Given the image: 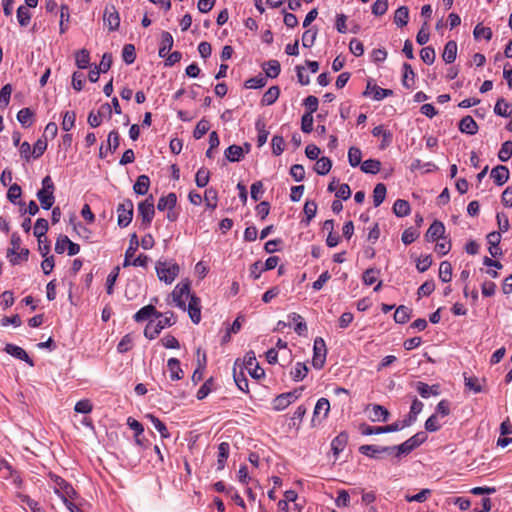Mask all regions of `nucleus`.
Segmentation results:
<instances>
[{"mask_svg": "<svg viewBox=\"0 0 512 512\" xmlns=\"http://www.w3.org/2000/svg\"><path fill=\"white\" fill-rule=\"evenodd\" d=\"M490 176L497 186H502L509 179V169L504 165H497L491 170Z\"/></svg>", "mask_w": 512, "mask_h": 512, "instance_id": "18", "label": "nucleus"}, {"mask_svg": "<svg viewBox=\"0 0 512 512\" xmlns=\"http://www.w3.org/2000/svg\"><path fill=\"white\" fill-rule=\"evenodd\" d=\"M17 20L19 24L23 27H26L30 23L31 13L27 7L20 6L17 9Z\"/></svg>", "mask_w": 512, "mask_h": 512, "instance_id": "64", "label": "nucleus"}, {"mask_svg": "<svg viewBox=\"0 0 512 512\" xmlns=\"http://www.w3.org/2000/svg\"><path fill=\"white\" fill-rule=\"evenodd\" d=\"M263 69L269 78H276L281 71L280 63L277 60H269L265 63Z\"/></svg>", "mask_w": 512, "mask_h": 512, "instance_id": "47", "label": "nucleus"}, {"mask_svg": "<svg viewBox=\"0 0 512 512\" xmlns=\"http://www.w3.org/2000/svg\"><path fill=\"white\" fill-rule=\"evenodd\" d=\"M209 129H210L209 121L206 120L205 118H203L197 123V125L193 131V137L198 140V139L202 138L209 131Z\"/></svg>", "mask_w": 512, "mask_h": 512, "instance_id": "57", "label": "nucleus"}, {"mask_svg": "<svg viewBox=\"0 0 512 512\" xmlns=\"http://www.w3.org/2000/svg\"><path fill=\"white\" fill-rule=\"evenodd\" d=\"M76 120V113L74 111H66L63 116V121L61 123V127L64 131H70L74 125Z\"/></svg>", "mask_w": 512, "mask_h": 512, "instance_id": "62", "label": "nucleus"}, {"mask_svg": "<svg viewBox=\"0 0 512 512\" xmlns=\"http://www.w3.org/2000/svg\"><path fill=\"white\" fill-rule=\"evenodd\" d=\"M104 23L110 31H115L120 25V16L114 5H107L103 14Z\"/></svg>", "mask_w": 512, "mask_h": 512, "instance_id": "13", "label": "nucleus"}, {"mask_svg": "<svg viewBox=\"0 0 512 512\" xmlns=\"http://www.w3.org/2000/svg\"><path fill=\"white\" fill-rule=\"evenodd\" d=\"M372 135L374 137H379V135H382V142L380 145L381 149H385L388 147L392 142V132L385 129L383 125L376 126L372 129Z\"/></svg>", "mask_w": 512, "mask_h": 512, "instance_id": "23", "label": "nucleus"}, {"mask_svg": "<svg viewBox=\"0 0 512 512\" xmlns=\"http://www.w3.org/2000/svg\"><path fill=\"white\" fill-rule=\"evenodd\" d=\"M307 373L308 367L302 362H297L290 372L292 379L296 382L302 381L307 376Z\"/></svg>", "mask_w": 512, "mask_h": 512, "instance_id": "45", "label": "nucleus"}, {"mask_svg": "<svg viewBox=\"0 0 512 512\" xmlns=\"http://www.w3.org/2000/svg\"><path fill=\"white\" fill-rule=\"evenodd\" d=\"M473 35L476 40L484 38L485 40L490 41L493 34L489 27H484L482 24H477L474 28Z\"/></svg>", "mask_w": 512, "mask_h": 512, "instance_id": "55", "label": "nucleus"}, {"mask_svg": "<svg viewBox=\"0 0 512 512\" xmlns=\"http://www.w3.org/2000/svg\"><path fill=\"white\" fill-rule=\"evenodd\" d=\"M173 317V312H167L156 323L150 321L144 329L145 337L150 340L155 339L165 327H170L175 323Z\"/></svg>", "mask_w": 512, "mask_h": 512, "instance_id": "4", "label": "nucleus"}, {"mask_svg": "<svg viewBox=\"0 0 512 512\" xmlns=\"http://www.w3.org/2000/svg\"><path fill=\"white\" fill-rule=\"evenodd\" d=\"M154 215V199L153 196L150 195L138 204V217L141 219L142 225L147 228L151 225Z\"/></svg>", "mask_w": 512, "mask_h": 512, "instance_id": "6", "label": "nucleus"}, {"mask_svg": "<svg viewBox=\"0 0 512 512\" xmlns=\"http://www.w3.org/2000/svg\"><path fill=\"white\" fill-rule=\"evenodd\" d=\"M188 307L186 306V310H188V314L193 323L198 324L201 320V302L200 299L191 295L189 298Z\"/></svg>", "mask_w": 512, "mask_h": 512, "instance_id": "14", "label": "nucleus"}, {"mask_svg": "<svg viewBox=\"0 0 512 512\" xmlns=\"http://www.w3.org/2000/svg\"><path fill=\"white\" fill-rule=\"evenodd\" d=\"M409 20V9L407 6H400L394 13V23L398 27H404Z\"/></svg>", "mask_w": 512, "mask_h": 512, "instance_id": "36", "label": "nucleus"}, {"mask_svg": "<svg viewBox=\"0 0 512 512\" xmlns=\"http://www.w3.org/2000/svg\"><path fill=\"white\" fill-rule=\"evenodd\" d=\"M457 43L454 40H450L445 44L442 58L447 64H451L456 60L457 57Z\"/></svg>", "mask_w": 512, "mask_h": 512, "instance_id": "24", "label": "nucleus"}, {"mask_svg": "<svg viewBox=\"0 0 512 512\" xmlns=\"http://www.w3.org/2000/svg\"><path fill=\"white\" fill-rule=\"evenodd\" d=\"M170 379L177 381L183 378L184 372L181 369L180 361L177 358H170L167 362Z\"/></svg>", "mask_w": 512, "mask_h": 512, "instance_id": "25", "label": "nucleus"}, {"mask_svg": "<svg viewBox=\"0 0 512 512\" xmlns=\"http://www.w3.org/2000/svg\"><path fill=\"white\" fill-rule=\"evenodd\" d=\"M173 42L172 35L167 31H163L161 34V42L158 52L159 57L165 58L168 55L169 51L173 47Z\"/></svg>", "mask_w": 512, "mask_h": 512, "instance_id": "22", "label": "nucleus"}, {"mask_svg": "<svg viewBox=\"0 0 512 512\" xmlns=\"http://www.w3.org/2000/svg\"><path fill=\"white\" fill-rule=\"evenodd\" d=\"M348 433L345 431L340 432L331 442V450L334 456H338L346 447L348 443Z\"/></svg>", "mask_w": 512, "mask_h": 512, "instance_id": "20", "label": "nucleus"}, {"mask_svg": "<svg viewBox=\"0 0 512 512\" xmlns=\"http://www.w3.org/2000/svg\"><path fill=\"white\" fill-rule=\"evenodd\" d=\"M90 53L86 49H81L76 52L75 63L79 69H86L89 66Z\"/></svg>", "mask_w": 512, "mask_h": 512, "instance_id": "48", "label": "nucleus"}, {"mask_svg": "<svg viewBox=\"0 0 512 512\" xmlns=\"http://www.w3.org/2000/svg\"><path fill=\"white\" fill-rule=\"evenodd\" d=\"M332 168V161L328 157H321L317 159L314 166V171L319 175H326Z\"/></svg>", "mask_w": 512, "mask_h": 512, "instance_id": "42", "label": "nucleus"}, {"mask_svg": "<svg viewBox=\"0 0 512 512\" xmlns=\"http://www.w3.org/2000/svg\"><path fill=\"white\" fill-rule=\"evenodd\" d=\"M280 94V89L278 86L270 87L263 95L261 99V104L263 106L272 105L276 102Z\"/></svg>", "mask_w": 512, "mask_h": 512, "instance_id": "38", "label": "nucleus"}, {"mask_svg": "<svg viewBox=\"0 0 512 512\" xmlns=\"http://www.w3.org/2000/svg\"><path fill=\"white\" fill-rule=\"evenodd\" d=\"M255 128L258 132L257 144L261 147L267 142L269 131L266 129V125L262 119L256 121Z\"/></svg>", "mask_w": 512, "mask_h": 512, "instance_id": "40", "label": "nucleus"}, {"mask_svg": "<svg viewBox=\"0 0 512 512\" xmlns=\"http://www.w3.org/2000/svg\"><path fill=\"white\" fill-rule=\"evenodd\" d=\"M326 344L323 338L317 337L314 340L312 365L315 369L323 368L326 361Z\"/></svg>", "mask_w": 512, "mask_h": 512, "instance_id": "10", "label": "nucleus"}, {"mask_svg": "<svg viewBox=\"0 0 512 512\" xmlns=\"http://www.w3.org/2000/svg\"><path fill=\"white\" fill-rule=\"evenodd\" d=\"M51 480L55 483V493L62 499H77L78 493L75 491L73 486L64 480L62 477L50 474Z\"/></svg>", "mask_w": 512, "mask_h": 512, "instance_id": "5", "label": "nucleus"}, {"mask_svg": "<svg viewBox=\"0 0 512 512\" xmlns=\"http://www.w3.org/2000/svg\"><path fill=\"white\" fill-rule=\"evenodd\" d=\"M402 69H403L402 85L407 89L413 88L414 83H415V72H414L412 66L409 63H404L402 66Z\"/></svg>", "mask_w": 512, "mask_h": 512, "instance_id": "28", "label": "nucleus"}, {"mask_svg": "<svg viewBox=\"0 0 512 512\" xmlns=\"http://www.w3.org/2000/svg\"><path fill=\"white\" fill-rule=\"evenodd\" d=\"M512 156V141L508 140L505 141L499 152H498V158L502 162H507Z\"/></svg>", "mask_w": 512, "mask_h": 512, "instance_id": "61", "label": "nucleus"}, {"mask_svg": "<svg viewBox=\"0 0 512 512\" xmlns=\"http://www.w3.org/2000/svg\"><path fill=\"white\" fill-rule=\"evenodd\" d=\"M171 296L173 298V302L177 307L182 310H186L185 299L190 298V281L186 280L185 282L179 283L173 289Z\"/></svg>", "mask_w": 512, "mask_h": 512, "instance_id": "8", "label": "nucleus"}, {"mask_svg": "<svg viewBox=\"0 0 512 512\" xmlns=\"http://www.w3.org/2000/svg\"><path fill=\"white\" fill-rule=\"evenodd\" d=\"M226 159L230 162H238L244 157V149L239 145H230L224 152Z\"/></svg>", "mask_w": 512, "mask_h": 512, "instance_id": "29", "label": "nucleus"}, {"mask_svg": "<svg viewBox=\"0 0 512 512\" xmlns=\"http://www.w3.org/2000/svg\"><path fill=\"white\" fill-rule=\"evenodd\" d=\"M439 278L442 282L448 283L452 279V265L449 261H442L439 267Z\"/></svg>", "mask_w": 512, "mask_h": 512, "instance_id": "50", "label": "nucleus"}, {"mask_svg": "<svg viewBox=\"0 0 512 512\" xmlns=\"http://www.w3.org/2000/svg\"><path fill=\"white\" fill-rule=\"evenodd\" d=\"M197 357H198V367L194 370L192 374V381L194 384H197L200 382L203 378V372L206 367V354L205 352L202 353V356L200 357V349L197 350Z\"/></svg>", "mask_w": 512, "mask_h": 512, "instance_id": "30", "label": "nucleus"}, {"mask_svg": "<svg viewBox=\"0 0 512 512\" xmlns=\"http://www.w3.org/2000/svg\"><path fill=\"white\" fill-rule=\"evenodd\" d=\"M69 19H70L69 7H68V5L63 4L60 7V22H59L61 34L65 33L67 31V29H68L67 23L69 22Z\"/></svg>", "mask_w": 512, "mask_h": 512, "instance_id": "52", "label": "nucleus"}, {"mask_svg": "<svg viewBox=\"0 0 512 512\" xmlns=\"http://www.w3.org/2000/svg\"><path fill=\"white\" fill-rule=\"evenodd\" d=\"M139 246V240L136 233L131 234L130 240H129V247L125 252V259L123 262V267L130 266L131 259L133 258L135 251L137 250Z\"/></svg>", "mask_w": 512, "mask_h": 512, "instance_id": "26", "label": "nucleus"}, {"mask_svg": "<svg viewBox=\"0 0 512 512\" xmlns=\"http://www.w3.org/2000/svg\"><path fill=\"white\" fill-rule=\"evenodd\" d=\"M11 247L7 249V258L12 265H18L21 261H27L29 257V249L20 248L21 237L18 233L14 232L10 239Z\"/></svg>", "mask_w": 512, "mask_h": 512, "instance_id": "1", "label": "nucleus"}, {"mask_svg": "<svg viewBox=\"0 0 512 512\" xmlns=\"http://www.w3.org/2000/svg\"><path fill=\"white\" fill-rule=\"evenodd\" d=\"M390 416L389 411L382 405L374 404L372 405V414L370 416V419L373 422L382 421L386 422L388 421Z\"/></svg>", "mask_w": 512, "mask_h": 512, "instance_id": "31", "label": "nucleus"}, {"mask_svg": "<svg viewBox=\"0 0 512 512\" xmlns=\"http://www.w3.org/2000/svg\"><path fill=\"white\" fill-rule=\"evenodd\" d=\"M272 153L275 156H279L284 152L285 149V141L282 136L275 135L271 140Z\"/></svg>", "mask_w": 512, "mask_h": 512, "instance_id": "60", "label": "nucleus"}, {"mask_svg": "<svg viewBox=\"0 0 512 512\" xmlns=\"http://www.w3.org/2000/svg\"><path fill=\"white\" fill-rule=\"evenodd\" d=\"M152 316H154L156 318H161L162 313L158 312L153 305L149 304V305L142 307L140 310H138L134 314L133 318L136 322H143V321L148 320Z\"/></svg>", "mask_w": 512, "mask_h": 512, "instance_id": "16", "label": "nucleus"}, {"mask_svg": "<svg viewBox=\"0 0 512 512\" xmlns=\"http://www.w3.org/2000/svg\"><path fill=\"white\" fill-rule=\"evenodd\" d=\"M386 186L383 183H378L373 190V204L375 207L380 206L386 197Z\"/></svg>", "mask_w": 512, "mask_h": 512, "instance_id": "44", "label": "nucleus"}, {"mask_svg": "<svg viewBox=\"0 0 512 512\" xmlns=\"http://www.w3.org/2000/svg\"><path fill=\"white\" fill-rule=\"evenodd\" d=\"M381 169V162L377 159H368L361 164V170L367 174H377Z\"/></svg>", "mask_w": 512, "mask_h": 512, "instance_id": "43", "label": "nucleus"}, {"mask_svg": "<svg viewBox=\"0 0 512 512\" xmlns=\"http://www.w3.org/2000/svg\"><path fill=\"white\" fill-rule=\"evenodd\" d=\"M411 208L408 201L397 199L393 205V213L397 217H405L410 214Z\"/></svg>", "mask_w": 512, "mask_h": 512, "instance_id": "37", "label": "nucleus"}, {"mask_svg": "<svg viewBox=\"0 0 512 512\" xmlns=\"http://www.w3.org/2000/svg\"><path fill=\"white\" fill-rule=\"evenodd\" d=\"M415 387L422 398H429L431 395L437 396L440 394V386L438 384L430 386L427 383L418 381Z\"/></svg>", "mask_w": 512, "mask_h": 512, "instance_id": "19", "label": "nucleus"}, {"mask_svg": "<svg viewBox=\"0 0 512 512\" xmlns=\"http://www.w3.org/2000/svg\"><path fill=\"white\" fill-rule=\"evenodd\" d=\"M362 152L358 147H350L348 150V161L352 167H357L361 164Z\"/></svg>", "mask_w": 512, "mask_h": 512, "instance_id": "58", "label": "nucleus"}, {"mask_svg": "<svg viewBox=\"0 0 512 512\" xmlns=\"http://www.w3.org/2000/svg\"><path fill=\"white\" fill-rule=\"evenodd\" d=\"M155 269L159 280L166 284L173 283L180 272L179 265L172 260L157 261Z\"/></svg>", "mask_w": 512, "mask_h": 512, "instance_id": "2", "label": "nucleus"}, {"mask_svg": "<svg viewBox=\"0 0 512 512\" xmlns=\"http://www.w3.org/2000/svg\"><path fill=\"white\" fill-rule=\"evenodd\" d=\"M304 387H299L293 391L282 393L276 396L272 402L273 409L276 411H282L286 409L290 404L295 402L302 394Z\"/></svg>", "mask_w": 512, "mask_h": 512, "instance_id": "7", "label": "nucleus"}, {"mask_svg": "<svg viewBox=\"0 0 512 512\" xmlns=\"http://www.w3.org/2000/svg\"><path fill=\"white\" fill-rule=\"evenodd\" d=\"M233 378L235 381L236 386L239 390L242 392L248 393V379L245 376L243 370L241 369L239 372L236 371V368L233 369Z\"/></svg>", "mask_w": 512, "mask_h": 512, "instance_id": "41", "label": "nucleus"}, {"mask_svg": "<svg viewBox=\"0 0 512 512\" xmlns=\"http://www.w3.org/2000/svg\"><path fill=\"white\" fill-rule=\"evenodd\" d=\"M410 317L411 309L404 305H400L394 313V320L399 324H405L410 319Z\"/></svg>", "mask_w": 512, "mask_h": 512, "instance_id": "46", "label": "nucleus"}, {"mask_svg": "<svg viewBox=\"0 0 512 512\" xmlns=\"http://www.w3.org/2000/svg\"><path fill=\"white\" fill-rule=\"evenodd\" d=\"M55 185L52 178L47 175L42 179V188L38 190L36 196L44 210L52 208L55 202Z\"/></svg>", "mask_w": 512, "mask_h": 512, "instance_id": "3", "label": "nucleus"}, {"mask_svg": "<svg viewBox=\"0 0 512 512\" xmlns=\"http://www.w3.org/2000/svg\"><path fill=\"white\" fill-rule=\"evenodd\" d=\"M209 179L210 171L205 167H201L195 175L196 185L200 188L205 187L209 183Z\"/></svg>", "mask_w": 512, "mask_h": 512, "instance_id": "54", "label": "nucleus"}, {"mask_svg": "<svg viewBox=\"0 0 512 512\" xmlns=\"http://www.w3.org/2000/svg\"><path fill=\"white\" fill-rule=\"evenodd\" d=\"M459 130L468 135H475L478 132V124L473 117L467 115L460 120Z\"/></svg>", "mask_w": 512, "mask_h": 512, "instance_id": "21", "label": "nucleus"}, {"mask_svg": "<svg viewBox=\"0 0 512 512\" xmlns=\"http://www.w3.org/2000/svg\"><path fill=\"white\" fill-rule=\"evenodd\" d=\"M16 496L22 503H25L32 512H45L44 508L37 501L31 499L28 495L17 493Z\"/></svg>", "mask_w": 512, "mask_h": 512, "instance_id": "51", "label": "nucleus"}, {"mask_svg": "<svg viewBox=\"0 0 512 512\" xmlns=\"http://www.w3.org/2000/svg\"><path fill=\"white\" fill-rule=\"evenodd\" d=\"M147 419L150 420L154 428L160 433L161 437L164 439H167L170 437V433L166 427V425L156 416L153 414H147L145 416Z\"/></svg>", "mask_w": 512, "mask_h": 512, "instance_id": "39", "label": "nucleus"}, {"mask_svg": "<svg viewBox=\"0 0 512 512\" xmlns=\"http://www.w3.org/2000/svg\"><path fill=\"white\" fill-rule=\"evenodd\" d=\"M33 112L29 108H23L17 113V120L23 127L32 125Z\"/></svg>", "mask_w": 512, "mask_h": 512, "instance_id": "56", "label": "nucleus"}, {"mask_svg": "<svg viewBox=\"0 0 512 512\" xmlns=\"http://www.w3.org/2000/svg\"><path fill=\"white\" fill-rule=\"evenodd\" d=\"M105 116H107L108 118H111L112 116V106L109 103L102 104L97 113L91 111L88 115L87 120L91 127L96 128L100 126L102 118Z\"/></svg>", "mask_w": 512, "mask_h": 512, "instance_id": "12", "label": "nucleus"}, {"mask_svg": "<svg viewBox=\"0 0 512 512\" xmlns=\"http://www.w3.org/2000/svg\"><path fill=\"white\" fill-rule=\"evenodd\" d=\"M150 187V179L147 175H140L138 176L134 186L133 190L138 195H145L147 194Z\"/></svg>", "mask_w": 512, "mask_h": 512, "instance_id": "35", "label": "nucleus"}, {"mask_svg": "<svg viewBox=\"0 0 512 512\" xmlns=\"http://www.w3.org/2000/svg\"><path fill=\"white\" fill-rule=\"evenodd\" d=\"M420 57L425 64L432 65L436 58L434 48L431 46L422 48V50L420 51Z\"/></svg>", "mask_w": 512, "mask_h": 512, "instance_id": "63", "label": "nucleus"}, {"mask_svg": "<svg viewBox=\"0 0 512 512\" xmlns=\"http://www.w3.org/2000/svg\"><path fill=\"white\" fill-rule=\"evenodd\" d=\"M4 350L6 353L10 354L11 356H13L19 360H23L30 366H34L33 360L29 357V355L26 353V351L23 348H21L17 345H14V344H6Z\"/></svg>", "mask_w": 512, "mask_h": 512, "instance_id": "17", "label": "nucleus"}, {"mask_svg": "<svg viewBox=\"0 0 512 512\" xmlns=\"http://www.w3.org/2000/svg\"><path fill=\"white\" fill-rule=\"evenodd\" d=\"M330 411V403L327 398H320L318 399L314 411H313V417L311 420L312 426H316L320 424L324 419L327 418Z\"/></svg>", "mask_w": 512, "mask_h": 512, "instance_id": "11", "label": "nucleus"}, {"mask_svg": "<svg viewBox=\"0 0 512 512\" xmlns=\"http://www.w3.org/2000/svg\"><path fill=\"white\" fill-rule=\"evenodd\" d=\"M134 205L132 200L125 199L117 206L118 225L120 227H127L133 218Z\"/></svg>", "mask_w": 512, "mask_h": 512, "instance_id": "9", "label": "nucleus"}, {"mask_svg": "<svg viewBox=\"0 0 512 512\" xmlns=\"http://www.w3.org/2000/svg\"><path fill=\"white\" fill-rule=\"evenodd\" d=\"M445 226L441 221L435 220L426 231L425 238L428 242H435L439 238H443Z\"/></svg>", "mask_w": 512, "mask_h": 512, "instance_id": "15", "label": "nucleus"}, {"mask_svg": "<svg viewBox=\"0 0 512 512\" xmlns=\"http://www.w3.org/2000/svg\"><path fill=\"white\" fill-rule=\"evenodd\" d=\"M230 445L228 442H221L218 445L217 470H223L229 457Z\"/></svg>", "mask_w": 512, "mask_h": 512, "instance_id": "27", "label": "nucleus"}, {"mask_svg": "<svg viewBox=\"0 0 512 512\" xmlns=\"http://www.w3.org/2000/svg\"><path fill=\"white\" fill-rule=\"evenodd\" d=\"M494 112L501 117H509L512 114V104L504 98H499L495 104Z\"/></svg>", "mask_w": 512, "mask_h": 512, "instance_id": "34", "label": "nucleus"}, {"mask_svg": "<svg viewBox=\"0 0 512 512\" xmlns=\"http://www.w3.org/2000/svg\"><path fill=\"white\" fill-rule=\"evenodd\" d=\"M48 228V221L44 218H39L35 222L33 234L35 237H37L38 240H40L42 237L46 236Z\"/></svg>", "mask_w": 512, "mask_h": 512, "instance_id": "49", "label": "nucleus"}, {"mask_svg": "<svg viewBox=\"0 0 512 512\" xmlns=\"http://www.w3.org/2000/svg\"><path fill=\"white\" fill-rule=\"evenodd\" d=\"M359 452L372 459H382L381 446L378 445H362L359 447Z\"/></svg>", "mask_w": 512, "mask_h": 512, "instance_id": "32", "label": "nucleus"}, {"mask_svg": "<svg viewBox=\"0 0 512 512\" xmlns=\"http://www.w3.org/2000/svg\"><path fill=\"white\" fill-rule=\"evenodd\" d=\"M177 203V196L175 193L171 192L166 196H162L157 203V209L159 211L168 210L170 208H175Z\"/></svg>", "mask_w": 512, "mask_h": 512, "instance_id": "33", "label": "nucleus"}, {"mask_svg": "<svg viewBox=\"0 0 512 512\" xmlns=\"http://www.w3.org/2000/svg\"><path fill=\"white\" fill-rule=\"evenodd\" d=\"M122 58L126 64L134 63L136 59L135 46L133 44H125L122 50Z\"/></svg>", "mask_w": 512, "mask_h": 512, "instance_id": "59", "label": "nucleus"}, {"mask_svg": "<svg viewBox=\"0 0 512 512\" xmlns=\"http://www.w3.org/2000/svg\"><path fill=\"white\" fill-rule=\"evenodd\" d=\"M204 200L206 202L207 208L214 210L217 207L218 202L217 190L214 188L206 189L204 194Z\"/></svg>", "mask_w": 512, "mask_h": 512, "instance_id": "53", "label": "nucleus"}]
</instances>
